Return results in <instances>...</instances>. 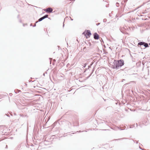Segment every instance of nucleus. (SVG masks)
I'll return each instance as SVG.
<instances>
[{
    "label": "nucleus",
    "mask_w": 150,
    "mask_h": 150,
    "mask_svg": "<svg viewBox=\"0 0 150 150\" xmlns=\"http://www.w3.org/2000/svg\"><path fill=\"white\" fill-rule=\"evenodd\" d=\"M69 115L68 112H66L58 120V123L59 125L62 126H65L66 128H70L71 126H74V123L77 121L78 119L77 117L74 116V115ZM58 122H55L53 125H55ZM66 129H64L65 130Z\"/></svg>",
    "instance_id": "1"
},
{
    "label": "nucleus",
    "mask_w": 150,
    "mask_h": 150,
    "mask_svg": "<svg viewBox=\"0 0 150 150\" xmlns=\"http://www.w3.org/2000/svg\"><path fill=\"white\" fill-rule=\"evenodd\" d=\"M112 64V68L114 69H118L124 65V61L122 59L117 60H114Z\"/></svg>",
    "instance_id": "2"
},
{
    "label": "nucleus",
    "mask_w": 150,
    "mask_h": 150,
    "mask_svg": "<svg viewBox=\"0 0 150 150\" xmlns=\"http://www.w3.org/2000/svg\"><path fill=\"white\" fill-rule=\"evenodd\" d=\"M82 34L85 36L86 38H89L92 34L91 31L89 30H86Z\"/></svg>",
    "instance_id": "3"
},
{
    "label": "nucleus",
    "mask_w": 150,
    "mask_h": 150,
    "mask_svg": "<svg viewBox=\"0 0 150 150\" xmlns=\"http://www.w3.org/2000/svg\"><path fill=\"white\" fill-rule=\"evenodd\" d=\"M93 38L96 40H98L99 38V36L98 34L96 32L94 33L93 34Z\"/></svg>",
    "instance_id": "4"
},
{
    "label": "nucleus",
    "mask_w": 150,
    "mask_h": 150,
    "mask_svg": "<svg viewBox=\"0 0 150 150\" xmlns=\"http://www.w3.org/2000/svg\"><path fill=\"white\" fill-rule=\"evenodd\" d=\"M149 45H150V43H149L148 44L147 43L144 42L143 46H144L145 48H147L149 47Z\"/></svg>",
    "instance_id": "5"
},
{
    "label": "nucleus",
    "mask_w": 150,
    "mask_h": 150,
    "mask_svg": "<svg viewBox=\"0 0 150 150\" xmlns=\"http://www.w3.org/2000/svg\"><path fill=\"white\" fill-rule=\"evenodd\" d=\"M134 82V81H130L129 83H126L125 84H124V85L123 86V88H125L126 86H127L128 85V84H130L131 83H133Z\"/></svg>",
    "instance_id": "6"
},
{
    "label": "nucleus",
    "mask_w": 150,
    "mask_h": 150,
    "mask_svg": "<svg viewBox=\"0 0 150 150\" xmlns=\"http://www.w3.org/2000/svg\"><path fill=\"white\" fill-rule=\"evenodd\" d=\"M117 128L118 129H120V130H123L125 129H128V128L127 127L126 129V127L125 126H123L122 127L120 128V127H117Z\"/></svg>",
    "instance_id": "7"
},
{
    "label": "nucleus",
    "mask_w": 150,
    "mask_h": 150,
    "mask_svg": "<svg viewBox=\"0 0 150 150\" xmlns=\"http://www.w3.org/2000/svg\"><path fill=\"white\" fill-rule=\"evenodd\" d=\"M48 9V13H52L53 12V9L51 7H49L47 8Z\"/></svg>",
    "instance_id": "8"
},
{
    "label": "nucleus",
    "mask_w": 150,
    "mask_h": 150,
    "mask_svg": "<svg viewBox=\"0 0 150 150\" xmlns=\"http://www.w3.org/2000/svg\"><path fill=\"white\" fill-rule=\"evenodd\" d=\"M55 132H56V134H63V133H65V132H63V133H62L61 131L60 130H56Z\"/></svg>",
    "instance_id": "9"
},
{
    "label": "nucleus",
    "mask_w": 150,
    "mask_h": 150,
    "mask_svg": "<svg viewBox=\"0 0 150 150\" xmlns=\"http://www.w3.org/2000/svg\"><path fill=\"white\" fill-rule=\"evenodd\" d=\"M120 31L123 34H125L126 31H125V30L124 29V28H120Z\"/></svg>",
    "instance_id": "10"
},
{
    "label": "nucleus",
    "mask_w": 150,
    "mask_h": 150,
    "mask_svg": "<svg viewBox=\"0 0 150 150\" xmlns=\"http://www.w3.org/2000/svg\"><path fill=\"white\" fill-rule=\"evenodd\" d=\"M144 42L142 41L139 42L138 44V46L139 47V46L143 45Z\"/></svg>",
    "instance_id": "11"
},
{
    "label": "nucleus",
    "mask_w": 150,
    "mask_h": 150,
    "mask_svg": "<svg viewBox=\"0 0 150 150\" xmlns=\"http://www.w3.org/2000/svg\"><path fill=\"white\" fill-rule=\"evenodd\" d=\"M14 92L15 93H19V92H21V91L18 89H16V90H14Z\"/></svg>",
    "instance_id": "12"
},
{
    "label": "nucleus",
    "mask_w": 150,
    "mask_h": 150,
    "mask_svg": "<svg viewBox=\"0 0 150 150\" xmlns=\"http://www.w3.org/2000/svg\"><path fill=\"white\" fill-rule=\"evenodd\" d=\"M127 139V138H121V139H115V140H122L123 139Z\"/></svg>",
    "instance_id": "13"
},
{
    "label": "nucleus",
    "mask_w": 150,
    "mask_h": 150,
    "mask_svg": "<svg viewBox=\"0 0 150 150\" xmlns=\"http://www.w3.org/2000/svg\"><path fill=\"white\" fill-rule=\"evenodd\" d=\"M44 20L42 18V17L40 18L38 20V21H42V20Z\"/></svg>",
    "instance_id": "14"
},
{
    "label": "nucleus",
    "mask_w": 150,
    "mask_h": 150,
    "mask_svg": "<svg viewBox=\"0 0 150 150\" xmlns=\"http://www.w3.org/2000/svg\"><path fill=\"white\" fill-rule=\"evenodd\" d=\"M121 14V13H120V12L118 11V13L117 14H118V15L120 17H121L122 16V15H120V14Z\"/></svg>",
    "instance_id": "15"
},
{
    "label": "nucleus",
    "mask_w": 150,
    "mask_h": 150,
    "mask_svg": "<svg viewBox=\"0 0 150 150\" xmlns=\"http://www.w3.org/2000/svg\"><path fill=\"white\" fill-rule=\"evenodd\" d=\"M116 5L117 7H118L120 6L119 4L118 3V2H117L116 3Z\"/></svg>",
    "instance_id": "16"
},
{
    "label": "nucleus",
    "mask_w": 150,
    "mask_h": 150,
    "mask_svg": "<svg viewBox=\"0 0 150 150\" xmlns=\"http://www.w3.org/2000/svg\"><path fill=\"white\" fill-rule=\"evenodd\" d=\"M43 10L44 11H45L47 13H48V9H47H47H43Z\"/></svg>",
    "instance_id": "17"
},
{
    "label": "nucleus",
    "mask_w": 150,
    "mask_h": 150,
    "mask_svg": "<svg viewBox=\"0 0 150 150\" xmlns=\"http://www.w3.org/2000/svg\"><path fill=\"white\" fill-rule=\"evenodd\" d=\"M84 131H85L86 132H87L86 131H81V130H80V131H77V132H78V133H80V132H84Z\"/></svg>",
    "instance_id": "18"
},
{
    "label": "nucleus",
    "mask_w": 150,
    "mask_h": 150,
    "mask_svg": "<svg viewBox=\"0 0 150 150\" xmlns=\"http://www.w3.org/2000/svg\"><path fill=\"white\" fill-rule=\"evenodd\" d=\"M107 20L106 18L104 19L103 20V22L104 23H105L106 22Z\"/></svg>",
    "instance_id": "19"
},
{
    "label": "nucleus",
    "mask_w": 150,
    "mask_h": 150,
    "mask_svg": "<svg viewBox=\"0 0 150 150\" xmlns=\"http://www.w3.org/2000/svg\"><path fill=\"white\" fill-rule=\"evenodd\" d=\"M86 66V64H84L83 65L82 68H85Z\"/></svg>",
    "instance_id": "20"
},
{
    "label": "nucleus",
    "mask_w": 150,
    "mask_h": 150,
    "mask_svg": "<svg viewBox=\"0 0 150 150\" xmlns=\"http://www.w3.org/2000/svg\"><path fill=\"white\" fill-rule=\"evenodd\" d=\"M134 127V125H130V127L129 128H132L133 127Z\"/></svg>",
    "instance_id": "21"
},
{
    "label": "nucleus",
    "mask_w": 150,
    "mask_h": 150,
    "mask_svg": "<svg viewBox=\"0 0 150 150\" xmlns=\"http://www.w3.org/2000/svg\"><path fill=\"white\" fill-rule=\"evenodd\" d=\"M44 16L46 18H48V16L47 14H46Z\"/></svg>",
    "instance_id": "22"
},
{
    "label": "nucleus",
    "mask_w": 150,
    "mask_h": 150,
    "mask_svg": "<svg viewBox=\"0 0 150 150\" xmlns=\"http://www.w3.org/2000/svg\"><path fill=\"white\" fill-rule=\"evenodd\" d=\"M133 141H134V142H135V141H136V143H137H137H138V141H136V140H133Z\"/></svg>",
    "instance_id": "23"
},
{
    "label": "nucleus",
    "mask_w": 150,
    "mask_h": 150,
    "mask_svg": "<svg viewBox=\"0 0 150 150\" xmlns=\"http://www.w3.org/2000/svg\"><path fill=\"white\" fill-rule=\"evenodd\" d=\"M5 115H6L8 117H10V115L9 114H5Z\"/></svg>",
    "instance_id": "24"
},
{
    "label": "nucleus",
    "mask_w": 150,
    "mask_h": 150,
    "mask_svg": "<svg viewBox=\"0 0 150 150\" xmlns=\"http://www.w3.org/2000/svg\"><path fill=\"white\" fill-rule=\"evenodd\" d=\"M55 135H52V137L53 139L54 138H55Z\"/></svg>",
    "instance_id": "25"
},
{
    "label": "nucleus",
    "mask_w": 150,
    "mask_h": 150,
    "mask_svg": "<svg viewBox=\"0 0 150 150\" xmlns=\"http://www.w3.org/2000/svg\"><path fill=\"white\" fill-rule=\"evenodd\" d=\"M88 43L89 45V46H91V44L90 42H88Z\"/></svg>",
    "instance_id": "26"
},
{
    "label": "nucleus",
    "mask_w": 150,
    "mask_h": 150,
    "mask_svg": "<svg viewBox=\"0 0 150 150\" xmlns=\"http://www.w3.org/2000/svg\"><path fill=\"white\" fill-rule=\"evenodd\" d=\"M90 67H91L90 66H88V68L87 69L86 68V69H88Z\"/></svg>",
    "instance_id": "27"
},
{
    "label": "nucleus",
    "mask_w": 150,
    "mask_h": 150,
    "mask_svg": "<svg viewBox=\"0 0 150 150\" xmlns=\"http://www.w3.org/2000/svg\"><path fill=\"white\" fill-rule=\"evenodd\" d=\"M100 24V23H96V25L97 26H98V25H99Z\"/></svg>",
    "instance_id": "28"
},
{
    "label": "nucleus",
    "mask_w": 150,
    "mask_h": 150,
    "mask_svg": "<svg viewBox=\"0 0 150 150\" xmlns=\"http://www.w3.org/2000/svg\"><path fill=\"white\" fill-rule=\"evenodd\" d=\"M43 18V19L46 18L45 17V16H44L42 17Z\"/></svg>",
    "instance_id": "29"
},
{
    "label": "nucleus",
    "mask_w": 150,
    "mask_h": 150,
    "mask_svg": "<svg viewBox=\"0 0 150 150\" xmlns=\"http://www.w3.org/2000/svg\"><path fill=\"white\" fill-rule=\"evenodd\" d=\"M27 25V24H23V26H25V25Z\"/></svg>",
    "instance_id": "30"
},
{
    "label": "nucleus",
    "mask_w": 150,
    "mask_h": 150,
    "mask_svg": "<svg viewBox=\"0 0 150 150\" xmlns=\"http://www.w3.org/2000/svg\"><path fill=\"white\" fill-rule=\"evenodd\" d=\"M118 17H119V16L118 15V14H117V15H116V16H115V17H116V18H117Z\"/></svg>",
    "instance_id": "31"
},
{
    "label": "nucleus",
    "mask_w": 150,
    "mask_h": 150,
    "mask_svg": "<svg viewBox=\"0 0 150 150\" xmlns=\"http://www.w3.org/2000/svg\"><path fill=\"white\" fill-rule=\"evenodd\" d=\"M92 73H91L90 74V75H89V76L87 78H89V77H90V76L91 75V74H92Z\"/></svg>",
    "instance_id": "32"
},
{
    "label": "nucleus",
    "mask_w": 150,
    "mask_h": 150,
    "mask_svg": "<svg viewBox=\"0 0 150 150\" xmlns=\"http://www.w3.org/2000/svg\"><path fill=\"white\" fill-rule=\"evenodd\" d=\"M9 95L10 96H11L12 95V93H9Z\"/></svg>",
    "instance_id": "33"
},
{
    "label": "nucleus",
    "mask_w": 150,
    "mask_h": 150,
    "mask_svg": "<svg viewBox=\"0 0 150 150\" xmlns=\"http://www.w3.org/2000/svg\"><path fill=\"white\" fill-rule=\"evenodd\" d=\"M36 26V25L35 24L33 26V27H35Z\"/></svg>",
    "instance_id": "34"
},
{
    "label": "nucleus",
    "mask_w": 150,
    "mask_h": 150,
    "mask_svg": "<svg viewBox=\"0 0 150 150\" xmlns=\"http://www.w3.org/2000/svg\"><path fill=\"white\" fill-rule=\"evenodd\" d=\"M127 0H124V2H126Z\"/></svg>",
    "instance_id": "35"
},
{
    "label": "nucleus",
    "mask_w": 150,
    "mask_h": 150,
    "mask_svg": "<svg viewBox=\"0 0 150 150\" xmlns=\"http://www.w3.org/2000/svg\"><path fill=\"white\" fill-rule=\"evenodd\" d=\"M19 22L21 23H22V20L21 19L20 20Z\"/></svg>",
    "instance_id": "36"
},
{
    "label": "nucleus",
    "mask_w": 150,
    "mask_h": 150,
    "mask_svg": "<svg viewBox=\"0 0 150 150\" xmlns=\"http://www.w3.org/2000/svg\"><path fill=\"white\" fill-rule=\"evenodd\" d=\"M39 21H36L35 22V24H36V23H38V22H39Z\"/></svg>",
    "instance_id": "37"
},
{
    "label": "nucleus",
    "mask_w": 150,
    "mask_h": 150,
    "mask_svg": "<svg viewBox=\"0 0 150 150\" xmlns=\"http://www.w3.org/2000/svg\"><path fill=\"white\" fill-rule=\"evenodd\" d=\"M64 22L63 23V27H64Z\"/></svg>",
    "instance_id": "38"
},
{
    "label": "nucleus",
    "mask_w": 150,
    "mask_h": 150,
    "mask_svg": "<svg viewBox=\"0 0 150 150\" xmlns=\"http://www.w3.org/2000/svg\"><path fill=\"white\" fill-rule=\"evenodd\" d=\"M139 148H140V149H142V150H144L143 149H142L140 147V146H139Z\"/></svg>",
    "instance_id": "39"
},
{
    "label": "nucleus",
    "mask_w": 150,
    "mask_h": 150,
    "mask_svg": "<svg viewBox=\"0 0 150 150\" xmlns=\"http://www.w3.org/2000/svg\"><path fill=\"white\" fill-rule=\"evenodd\" d=\"M30 26H33V25H32V23H31V24H30Z\"/></svg>",
    "instance_id": "40"
},
{
    "label": "nucleus",
    "mask_w": 150,
    "mask_h": 150,
    "mask_svg": "<svg viewBox=\"0 0 150 150\" xmlns=\"http://www.w3.org/2000/svg\"><path fill=\"white\" fill-rule=\"evenodd\" d=\"M109 16H110V17H111V14H110H110H109Z\"/></svg>",
    "instance_id": "41"
},
{
    "label": "nucleus",
    "mask_w": 150,
    "mask_h": 150,
    "mask_svg": "<svg viewBox=\"0 0 150 150\" xmlns=\"http://www.w3.org/2000/svg\"><path fill=\"white\" fill-rule=\"evenodd\" d=\"M125 80V79H122V82H123Z\"/></svg>",
    "instance_id": "42"
},
{
    "label": "nucleus",
    "mask_w": 150,
    "mask_h": 150,
    "mask_svg": "<svg viewBox=\"0 0 150 150\" xmlns=\"http://www.w3.org/2000/svg\"><path fill=\"white\" fill-rule=\"evenodd\" d=\"M86 70H87V69H85V70H84V72H85L86 71Z\"/></svg>",
    "instance_id": "43"
},
{
    "label": "nucleus",
    "mask_w": 150,
    "mask_h": 150,
    "mask_svg": "<svg viewBox=\"0 0 150 150\" xmlns=\"http://www.w3.org/2000/svg\"><path fill=\"white\" fill-rule=\"evenodd\" d=\"M19 15H18V16H17V18H19Z\"/></svg>",
    "instance_id": "44"
},
{
    "label": "nucleus",
    "mask_w": 150,
    "mask_h": 150,
    "mask_svg": "<svg viewBox=\"0 0 150 150\" xmlns=\"http://www.w3.org/2000/svg\"><path fill=\"white\" fill-rule=\"evenodd\" d=\"M111 129H114V130H116V129H114V128H111Z\"/></svg>",
    "instance_id": "45"
},
{
    "label": "nucleus",
    "mask_w": 150,
    "mask_h": 150,
    "mask_svg": "<svg viewBox=\"0 0 150 150\" xmlns=\"http://www.w3.org/2000/svg\"><path fill=\"white\" fill-rule=\"evenodd\" d=\"M71 18V21H73V19H72V18Z\"/></svg>",
    "instance_id": "46"
},
{
    "label": "nucleus",
    "mask_w": 150,
    "mask_h": 150,
    "mask_svg": "<svg viewBox=\"0 0 150 150\" xmlns=\"http://www.w3.org/2000/svg\"><path fill=\"white\" fill-rule=\"evenodd\" d=\"M6 148H7V146L6 145Z\"/></svg>",
    "instance_id": "47"
},
{
    "label": "nucleus",
    "mask_w": 150,
    "mask_h": 150,
    "mask_svg": "<svg viewBox=\"0 0 150 150\" xmlns=\"http://www.w3.org/2000/svg\"><path fill=\"white\" fill-rule=\"evenodd\" d=\"M148 72H149V69H148Z\"/></svg>",
    "instance_id": "48"
},
{
    "label": "nucleus",
    "mask_w": 150,
    "mask_h": 150,
    "mask_svg": "<svg viewBox=\"0 0 150 150\" xmlns=\"http://www.w3.org/2000/svg\"><path fill=\"white\" fill-rule=\"evenodd\" d=\"M25 85H27V84H26V83H25Z\"/></svg>",
    "instance_id": "49"
},
{
    "label": "nucleus",
    "mask_w": 150,
    "mask_h": 150,
    "mask_svg": "<svg viewBox=\"0 0 150 150\" xmlns=\"http://www.w3.org/2000/svg\"><path fill=\"white\" fill-rule=\"evenodd\" d=\"M48 18L49 19H50V18Z\"/></svg>",
    "instance_id": "50"
},
{
    "label": "nucleus",
    "mask_w": 150,
    "mask_h": 150,
    "mask_svg": "<svg viewBox=\"0 0 150 150\" xmlns=\"http://www.w3.org/2000/svg\"><path fill=\"white\" fill-rule=\"evenodd\" d=\"M43 75H45V74H43Z\"/></svg>",
    "instance_id": "51"
},
{
    "label": "nucleus",
    "mask_w": 150,
    "mask_h": 150,
    "mask_svg": "<svg viewBox=\"0 0 150 150\" xmlns=\"http://www.w3.org/2000/svg\"><path fill=\"white\" fill-rule=\"evenodd\" d=\"M50 63H51V61H50Z\"/></svg>",
    "instance_id": "52"
},
{
    "label": "nucleus",
    "mask_w": 150,
    "mask_h": 150,
    "mask_svg": "<svg viewBox=\"0 0 150 150\" xmlns=\"http://www.w3.org/2000/svg\"><path fill=\"white\" fill-rule=\"evenodd\" d=\"M73 1H75V0H74Z\"/></svg>",
    "instance_id": "53"
},
{
    "label": "nucleus",
    "mask_w": 150,
    "mask_h": 150,
    "mask_svg": "<svg viewBox=\"0 0 150 150\" xmlns=\"http://www.w3.org/2000/svg\"><path fill=\"white\" fill-rule=\"evenodd\" d=\"M149 150V149H148V150Z\"/></svg>",
    "instance_id": "54"
},
{
    "label": "nucleus",
    "mask_w": 150,
    "mask_h": 150,
    "mask_svg": "<svg viewBox=\"0 0 150 150\" xmlns=\"http://www.w3.org/2000/svg\"><path fill=\"white\" fill-rule=\"evenodd\" d=\"M149 1H150V0H149Z\"/></svg>",
    "instance_id": "55"
}]
</instances>
